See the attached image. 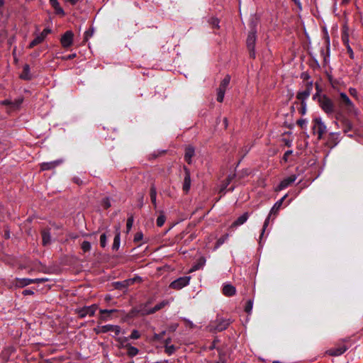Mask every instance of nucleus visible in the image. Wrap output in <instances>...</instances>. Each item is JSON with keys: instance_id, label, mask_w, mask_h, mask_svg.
<instances>
[{"instance_id": "412c9836", "label": "nucleus", "mask_w": 363, "mask_h": 363, "mask_svg": "<svg viewBox=\"0 0 363 363\" xmlns=\"http://www.w3.org/2000/svg\"><path fill=\"white\" fill-rule=\"evenodd\" d=\"M249 218V214L247 212L243 213L242 216L238 217L233 223L232 227H238L239 225H242L245 223Z\"/></svg>"}, {"instance_id": "ddd939ff", "label": "nucleus", "mask_w": 363, "mask_h": 363, "mask_svg": "<svg viewBox=\"0 0 363 363\" xmlns=\"http://www.w3.org/2000/svg\"><path fill=\"white\" fill-rule=\"evenodd\" d=\"M340 133H330L326 141V145L332 149L335 147L340 142Z\"/></svg>"}, {"instance_id": "052dcab7", "label": "nucleus", "mask_w": 363, "mask_h": 363, "mask_svg": "<svg viewBox=\"0 0 363 363\" xmlns=\"http://www.w3.org/2000/svg\"><path fill=\"white\" fill-rule=\"evenodd\" d=\"M219 353V361L216 363H225V356L222 354L221 351L218 350Z\"/></svg>"}, {"instance_id": "e433bc0d", "label": "nucleus", "mask_w": 363, "mask_h": 363, "mask_svg": "<svg viewBox=\"0 0 363 363\" xmlns=\"http://www.w3.org/2000/svg\"><path fill=\"white\" fill-rule=\"evenodd\" d=\"M235 177V174H230L228 176L225 184H223V187L220 189V191H223L227 188V186L229 185V184L231 182V181L234 179Z\"/></svg>"}, {"instance_id": "3c124183", "label": "nucleus", "mask_w": 363, "mask_h": 363, "mask_svg": "<svg viewBox=\"0 0 363 363\" xmlns=\"http://www.w3.org/2000/svg\"><path fill=\"white\" fill-rule=\"evenodd\" d=\"M133 216H130L128 220H127V223H126V228H127V230L128 231H129L132 226H133Z\"/></svg>"}, {"instance_id": "a18cd8bd", "label": "nucleus", "mask_w": 363, "mask_h": 363, "mask_svg": "<svg viewBox=\"0 0 363 363\" xmlns=\"http://www.w3.org/2000/svg\"><path fill=\"white\" fill-rule=\"evenodd\" d=\"M114 287L116 289H124L126 288L127 284L125 282L116 281L114 284Z\"/></svg>"}, {"instance_id": "ea45409f", "label": "nucleus", "mask_w": 363, "mask_h": 363, "mask_svg": "<svg viewBox=\"0 0 363 363\" xmlns=\"http://www.w3.org/2000/svg\"><path fill=\"white\" fill-rule=\"evenodd\" d=\"M208 23L213 28H219V20L217 18H211L208 21Z\"/></svg>"}, {"instance_id": "39448f33", "label": "nucleus", "mask_w": 363, "mask_h": 363, "mask_svg": "<svg viewBox=\"0 0 363 363\" xmlns=\"http://www.w3.org/2000/svg\"><path fill=\"white\" fill-rule=\"evenodd\" d=\"M256 43V30L252 28L248 33L246 40L247 48L249 51L250 57L255 58V47Z\"/></svg>"}, {"instance_id": "f257e3e1", "label": "nucleus", "mask_w": 363, "mask_h": 363, "mask_svg": "<svg viewBox=\"0 0 363 363\" xmlns=\"http://www.w3.org/2000/svg\"><path fill=\"white\" fill-rule=\"evenodd\" d=\"M318 96V102L321 109L328 115L331 116L335 113V104L332 99L326 94L315 95L313 99Z\"/></svg>"}, {"instance_id": "f8f14e48", "label": "nucleus", "mask_w": 363, "mask_h": 363, "mask_svg": "<svg viewBox=\"0 0 363 363\" xmlns=\"http://www.w3.org/2000/svg\"><path fill=\"white\" fill-rule=\"evenodd\" d=\"M31 284H34V281L33 280V279L28 278H16L11 283L12 286L15 288H23Z\"/></svg>"}, {"instance_id": "9d476101", "label": "nucleus", "mask_w": 363, "mask_h": 363, "mask_svg": "<svg viewBox=\"0 0 363 363\" xmlns=\"http://www.w3.org/2000/svg\"><path fill=\"white\" fill-rule=\"evenodd\" d=\"M74 33L71 30L66 31L60 39V43L63 48H69L72 45Z\"/></svg>"}, {"instance_id": "49530a36", "label": "nucleus", "mask_w": 363, "mask_h": 363, "mask_svg": "<svg viewBox=\"0 0 363 363\" xmlns=\"http://www.w3.org/2000/svg\"><path fill=\"white\" fill-rule=\"evenodd\" d=\"M140 333H139L138 330H133L129 337L130 339H133V340H137L138 338H140Z\"/></svg>"}, {"instance_id": "8fccbe9b", "label": "nucleus", "mask_w": 363, "mask_h": 363, "mask_svg": "<svg viewBox=\"0 0 363 363\" xmlns=\"http://www.w3.org/2000/svg\"><path fill=\"white\" fill-rule=\"evenodd\" d=\"M100 245L102 247H105L106 245V235L105 233H103L100 236Z\"/></svg>"}, {"instance_id": "58836bf2", "label": "nucleus", "mask_w": 363, "mask_h": 363, "mask_svg": "<svg viewBox=\"0 0 363 363\" xmlns=\"http://www.w3.org/2000/svg\"><path fill=\"white\" fill-rule=\"evenodd\" d=\"M272 216H269V214L268 215V216L267 217V218L265 219L264 220V225H263V227H262V233H261V235L259 236V239L260 240L262 239V237L264 235V233L266 230V228H267L269 223V220L271 218Z\"/></svg>"}, {"instance_id": "f03ea898", "label": "nucleus", "mask_w": 363, "mask_h": 363, "mask_svg": "<svg viewBox=\"0 0 363 363\" xmlns=\"http://www.w3.org/2000/svg\"><path fill=\"white\" fill-rule=\"evenodd\" d=\"M312 130L314 135H318V140H322L323 135L327 132V127L321 118L315 117L312 120Z\"/></svg>"}, {"instance_id": "5fc2aeb1", "label": "nucleus", "mask_w": 363, "mask_h": 363, "mask_svg": "<svg viewBox=\"0 0 363 363\" xmlns=\"http://www.w3.org/2000/svg\"><path fill=\"white\" fill-rule=\"evenodd\" d=\"M307 121L306 119H299L297 121V124L299 125L301 128H306V127Z\"/></svg>"}, {"instance_id": "680f3d73", "label": "nucleus", "mask_w": 363, "mask_h": 363, "mask_svg": "<svg viewBox=\"0 0 363 363\" xmlns=\"http://www.w3.org/2000/svg\"><path fill=\"white\" fill-rule=\"evenodd\" d=\"M50 33L51 30L50 28H45L40 35L45 39L46 36Z\"/></svg>"}, {"instance_id": "a878e982", "label": "nucleus", "mask_w": 363, "mask_h": 363, "mask_svg": "<svg viewBox=\"0 0 363 363\" xmlns=\"http://www.w3.org/2000/svg\"><path fill=\"white\" fill-rule=\"evenodd\" d=\"M167 304H168V301L166 300H164V301H161L160 303H157V305H155L153 308H150L151 309L150 313H152V314H153L155 312L163 308Z\"/></svg>"}, {"instance_id": "bb28decb", "label": "nucleus", "mask_w": 363, "mask_h": 363, "mask_svg": "<svg viewBox=\"0 0 363 363\" xmlns=\"http://www.w3.org/2000/svg\"><path fill=\"white\" fill-rule=\"evenodd\" d=\"M106 331H111L114 333L116 335H118L121 333V328L118 325H108L104 327Z\"/></svg>"}, {"instance_id": "2f4dec72", "label": "nucleus", "mask_w": 363, "mask_h": 363, "mask_svg": "<svg viewBox=\"0 0 363 363\" xmlns=\"http://www.w3.org/2000/svg\"><path fill=\"white\" fill-rule=\"evenodd\" d=\"M206 262V259L203 257H200L197 263L193 267L192 271H196L201 269Z\"/></svg>"}, {"instance_id": "dca6fc26", "label": "nucleus", "mask_w": 363, "mask_h": 363, "mask_svg": "<svg viewBox=\"0 0 363 363\" xmlns=\"http://www.w3.org/2000/svg\"><path fill=\"white\" fill-rule=\"evenodd\" d=\"M42 243L43 246H47L51 242V235L49 228H43L41 230Z\"/></svg>"}, {"instance_id": "6e6d98bb", "label": "nucleus", "mask_w": 363, "mask_h": 363, "mask_svg": "<svg viewBox=\"0 0 363 363\" xmlns=\"http://www.w3.org/2000/svg\"><path fill=\"white\" fill-rule=\"evenodd\" d=\"M306 104L305 101H301V108L299 110V112L302 115H304L306 113Z\"/></svg>"}, {"instance_id": "338daca9", "label": "nucleus", "mask_w": 363, "mask_h": 363, "mask_svg": "<svg viewBox=\"0 0 363 363\" xmlns=\"http://www.w3.org/2000/svg\"><path fill=\"white\" fill-rule=\"evenodd\" d=\"M195 238H196L195 234L191 233V234L189 236V238H188L186 240H184V244H187V243H189V242H191V241H192L194 239H195Z\"/></svg>"}, {"instance_id": "4d7b16f0", "label": "nucleus", "mask_w": 363, "mask_h": 363, "mask_svg": "<svg viewBox=\"0 0 363 363\" xmlns=\"http://www.w3.org/2000/svg\"><path fill=\"white\" fill-rule=\"evenodd\" d=\"M91 37V26L84 32V41H88Z\"/></svg>"}, {"instance_id": "c85d7f7f", "label": "nucleus", "mask_w": 363, "mask_h": 363, "mask_svg": "<svg viewBox=\"0 0 363 363\" xmlns=\"http://www.w3.org/2000/svg\"><path fill=\"white\" fill-rule=\"evenodd\" d=\"M45 39L40 35L36 36L29 44L28 48H33L38 44L41 43Z\"/></svg>"}, {"instance_id": "c03bdc74", "label": "nucleus", "mask_w": 363, "mask_h": 363, "mask_svg": "<svg viewBox=\"0 0 363 363\" xmlns=\"http://www.w3.org/2000/svg\"><path fill=\"white\" fill-rule=\"evenodd\" d=\"M101 206L104 208L107 209L111 206L110 200L108 197H104L101 201Z\"/></svg>"}, {"instance_id": "bf43d9fd", "label": "nucleus", "mask_w": 363, "mask_h": 363, "mask_svg": "<svg viewBox=\"0 0 363 363\" xmlns=\"http://www.w3.org/2000/svg\"><path fill=\"white\" fill-rule=\"evenodd\" d=\"M219 342V340H216H216H214L212 342L211 345L209 346V350H214V349H217V350H218H218L220 351V350L219 348H217V347H216V344H217V342Z\"/></svg>"}, {"instance_id": "1a4fd4ad", "label": "nucleus", "mask_w": 363, "mask_h": 363, "mask_svg": "<svg viewBox=\"0 0 363 363\" xmlns=\"http://www.w3.org/2000/svg\"><path fill=\"white\" fill-rule=\"evenodd\" d=\"M231 323L230 319H225L223 318H217L215 321L214 330L218 332H221L228 328Z\"/></svg>"}, {"instance_id": "de8ad7c7", "label": "nucleus", "mask_w": 363, "mask_h": 363, "mask_svg": "<svg viewBox=\"0 0 363 363\" xmlns=\"http://www.w3.org/2000/svg\"><path fill=\"white\" fill-rule=\"evenodd\" d=\"M143 238V234L142 232H138L135 233V236H134V239H133V241L135 242H138L140 241H141Z\"/></svg>"}, {"instance_id": "13d9d810", "label": "nucleus", "mask_w": 363, "mask_h": 363, "mask_svg": "<svg viewBox=\"0 0 363 363\" xmlns=\"http://www.w3.org/2000/svg\"><path fill=\"white\" fill-rule=\"evenodd\" d=\"M138 307L131 309L130 311L129 312V316L135 317L138 315H140V313H138Z\"/></svg>"}, {"instance_id": "7c9ffc66", "label": "nucleus", "mask_w": 363, "mask_h": 363, "mask_svg": "<svg viewBox=\"0 0 363 363\" xmlns=\"http://www.w3.org/2000/svg\"><path fill=\"white\" fill-rule=\"evenodd\" d=\"M165 220H166V216H164V212L160 211V214L157 218V221H156L157 225L158 227H162L164 224Z\"/></svg>"}, {"instance_id": "6ab92c4d", "label": "nucleus", "mask_w": 363, "mask_h": 363, "mask_svg": "<svg viewBox=\"0 0 363 363\" xmlns=\"http://www.w3.org/2000/svg\"><path fill=\"white\" fill-rule=\"evenodd\" d=\"M32 74L30 71V66L26 64L23 67V71L20 74V78L23 80H30L32 79Z\"/></svg>"}, {"instance_id": "5701e85b", "label": "nucleus", "mask_w": 363, "mask_h": 363, "mask_svg": "<svg viewBox=\"0 0 363 363\" xmlns=\"http://www.w3.org/2000/svg\"><path fill=\"white\" fill-rule=\"evenodd\" d=\"M125 347L127 349V354L130 357H133L139 353V350L130 344H127Z\"/></svg>"}, {"instance_id": "37998d69", "label": "nucleus", "mask_w": 363, "mask_h": 363, "mask_svg": "<svg viewBox=\"0 0 363 363\" xmlns=\"http://www.w3.org/2000/svg\"><path fill=\"white\" fill-rule=\"evenodd\" d=\"M81 248L84 252H89L91 249V244L88 241H83L81 245Z\"/></svg>"}, {"instance_id": "6e6552de", "label": "nucleus", "mask_w": 363, "mask_h": 363, "mask_svg": "<svg viewBox=\"0 0 363 363\" xmlns=\"http://www.w3.org/2000/svg\"><path fill=\"white\" fill-rule=\"evenodd\" d=\"M313 89V82H307L306 84V88L303 91H298L296 95L297 99L301 101H305L310 96Z\"/></svg>"}, {"instance_id": "cd10ccee", "label": "nucleus", "mask_w": 363, "mask_h": 363, "mask_svg": "<svg viewBox=\"0 0 363 363\" xmlns=\"http://www.w3.org/2000/svg\"><path fill=\"white\" fill-rule=\"evenodd\" d=\"M230 81V75H226L224 79L221 81L219 87L218 89H220L226 91L227 87L228 86Z\"/></svg>"}, {"instance_id": "c756f323", "label": "nucleus", "mask_w": 363, "mask_h": 363, "mask_svg": "<svg viewBox=\"0 0 363 363\" xmlns=\"http://www.w3.org/2000/svg\"><path fill=\"white\" fill-rule=\"evenodd\" d=\"M120 241H121V239H120V233L118 232L115 237H114V239H113V243L112 245V249L113 250H118L119 247H120Z\"/></svg>"}, {"instance_id": "7ed1b4c3", "label": "nucleus", "mask_w": 363, "mask_h": 363, "mask_svg": "<svg viewBox=\"0 0 363 363\" xmlns=\"http://www.w3.org/2000/svg\"><path fill=\"white\" fill-rule=\"evenodd\" d=\"M338 106L340 108L345 109L347 112H352L354 108V105L353 102L350 99L348 96L344 93L341 92L340 94V97L337 99Z\"/></svg>"}, {"instance_id": "4be33fe9", "label": "nucleus", "mask_w": 363, "mask_h": 363, "mask_svg": "<svg viewBox=\"0 0 363 363\" xmlns=\"http://www.w3.org/2000/svg\"><path fill=\"white\" fill-rule=\"evenodd\" d=\"M150 303V302L147 301L145 304L140 305L138 306V313H140V315L143 316L152 314V313H150L151 309L147 308V305Z\"/></svg>"}, {"instance_id": "b1692460", "label": "nucleus", "mask_w": 363, "mask_h": 363, "mask_svg": "<svg viewBox=\"0 0 363 363\" xmlns=\"http://www.w3.org/2000/svg\"><path fill=\"white\" fill-rule=\"evenodd\" d=\"M341 123L345 133H347L352 130V123L348 118L343 119V122Z\"/></svg>"}, {"instance_id": "a19ab883", "label": "nucleus", "mask_w": 363, "mask_h": 363, "mask_svg": "<svg viewBox=\"0 0 363 363\" xmlns=\"http://www.w3.org/2000/svg\"><path fill=\"white\" fill-rule=\"evenodd\" d=\"M166 334V331H162L160 333H155L154 335H153V337H152V340L154 341H161L163 338H164V336Z\"/></svg>"}, {"instance_id": "69168bd1", "label": "nucleus", "mask_w": 363, "mask_h": 363, "mask_svg": "<svg viewBox=\"0 0 363 363\" xmlns=\"http://www.w3.org/2000/svg\"><path fill=\"white\" fill-rule=\"evenodd\" d=\"M23 296L33 295L34 291L32 289H25L22 291Z\"/></svg>"}, {"instance_id": "a211bd4d", "label": "nucleus", "mask_w": 363, "mask_h": 363, "mask_svg": "<svg viewBox=\"0 0 363 363\" xmlns=\"http://www.w3.org/2000/svg\"><path fill=\"white\" fill-rule=\"evenodd\" d=\"M222 291L223 294L226 296H232L236 293L235 287L230 284H225Z\"/></svg>"}, {"instance_id": "20e7f679", "label": "nucleus", "mask_w": 363, "mask_h": 363, "mask_svg": "<svg viewBox=\"0 0 363 363\" xmlns=\"http://www.w3.org/2000/svg\"><path fill=\"white\" fill-rule=\"evenodd\" d=\"M350 347V344H349V341L344 340L342 343L339 344L335 347L330 348L326 352V353L328 355L333 357L340 356L346 352Z\"/></svg>"}, {"instance_id": "e2e57ef3", "label": "nucleus", "mask_w": 363, "mask_h": 363, "mask_svg": "<svg viewBox=\"0 0 363 363\" xmlns=\"http://www.w3.org/2000/svg\"><path fill=\"white\" fill-rule=\"evenodd\" d=\"M346 48H347V53L350 55V57L351 59H354V52H353V50H352V48L350 47V45H347V47H346Z\"/></svg>"}, {"instance_id": "c9c22d12", "label": "nucleus", "mask_w": 363, "mask_h": 363, "mask_svg": "<svg viewBox=\"0 0 363 363\" xmlns=\"http://www.w3.org/2000/svg\"><path fill=\"white\" fill-rule=\"evenodd\" d=\"M252 306H253V300H252V299L248 300L246 302L245 306V309H244L245 311L247 314H250L252 312Z\"/></svg>"}, {"instance_id": "0e129e2a", "label": "nucleus", "mask_w": 363, "mask_h": 363, "mask_svg": "<svg viewBox=\"0 0 363 363\" xmlns=\"http://www.w3.org/2000/svg\"><path fill=\"white\" fill-rule=\"evenodd\" d=\"M11 104H12V101L10 100V99H5L2 101H1V105H4V106H9L11 108Z\"/></svg>"}, {"instance_id": "4468645a", "label": "nucleus", "mask_w": 363, "mask_h": 363, "mask_svg": "<svg viewBox=\"0 0 363 363\" xmlns=\"http://www.w3.org/2000/svg\"><path fill=\"white\" fill-rule=\"evenodd\" d=\"M287 196V194L284 195L281 199L277 201L271 208L269 211V216H273V220L278 215L279 211Z\"/></svg>"}, {"instance_id": "9b49d317", "label": "nucleus", "mask_w": 363, "mask_h": 363, "mask_svg": "<svg viewBox=\"0 0 363 363\" xmlns=\"http://www.w3.org/2000/svg\"><path fill=\"white\" fill-rule=\"evenodd\" d=\"M296 178L297 177L296 174H292L289 177L284 179L276 187L275 191H279L287 188L296 181Z\"/></svg>"}, {"instance_id": "473e14b6", "label": "nucleus", "mask_w": 363, "mask_h": 363, "mask_svg": "<svg viewBox=\"0 0 363 363\" xmlns=\"http://www.w3.org/2000/svg\"><path fill=\"white\" fill-rule=\"evenodd\" d=\"M341 108H340L339 110H337V108H335V113L334 114H335V119L337 121H339L340 123H342L343 122V119H347V118H346L342 111L340 110Z\"/></svg>"}, {"instance_id": "4c0bfd02", "label": "nucleus", "mask_w": 363, "mask_h": 363, "mask_svg": "<svg viewBox=\"0 0 363 363\" xmlns=\"http://www.w3.org/2000/svg\"><path fill=\"white\" fill-rule=\"evenodd\" d=\"M177 347L174 345H164V352L168 355H172L175 352Z\"/></svg>"}, {"instance_id": "603ef678", "label": "nucleus", "mask_w": 363, "mask_h": 363, "mask_svg": "<svg viewBox=\"0 0 363 363\" xmlns=\"http://www.w3.org/2000/svg\"><path fill=\"white\" fill-rule=\"evenodd\" d=\"M54 9H55V12L57 15H60L62 16H65V11H64L63 9L60 6V5L54 8Z\"/></svg>"}, {"instance_id": "423d86ee", "label": "nucleus", "mask_w": 363, "mask_h": 363, "mask_svg": "<svg viewBox=\"0 0 363 363\" xmlns=\"http://www.w3.org/2000/svg\"><path fill=\"white\" fill-rule=\"evenodd\" d=\"M183 169H184V182L182 184V190L184 192V194H186L189 193L190 188H191V172H190L189 169L186 166L183 167Z\"/></svg>"}, {"instance_id": "864d4df0", "label": "nucleus", "mask_w": 363, "mask_h": 363, "mask_svg": "<svg viewBox=\"0 0 363 363\" xmlns=\"http://www.w3.org/2000/svg\"><path fill=\"white\" fill-rule=\"evenodd\" d=\"M293 153V151L292 150H287L286 152H285V153L284 154V156L282 157V160L284 162H287L289 161V157Z\"/></svg>"}, {"instance_id": "aec40b11", "label": "nucleus", "mask_w": 363, "mask_h": 363, "mask_svg": "<svg viewBox=\"0 0 363 363\" xmlns=\"http://www.w3.org/2000/svg\"><path fill=\"white\" fill-rule=\"evenodd\" d=\"M150 197L151 203L155 209L157 208V189L154 184H152L150 189Z\"/></svg>"}, {"instance_id": "774afa93", "label": "nucleus", "mask_w": 363, "mask_h": 363, "mask_svg": "<svg viewBox=\"0 0 363 363\" xmlns=\"http://www.w3.org/2000/svg\"><path fill=\"white\" fill-rule=\"evenodd\" d=\"M50 4L53 7V9L60 5L57 0H50Z\"/></svg>"}, {"instance_id": "09e8293b", "label": "nucleus", "mask_w": 363, "mask_h": 363, "mask_svg": "<svg viewBox=\"0 0 363 363\" xmlns=\"http://www.w3.org/2000/svg\"><path fill=\"white\" fill-rule=\"evenodd\" d=\"M228 238V235H224L223 236H221L216 242V247H219L221 245H223L225 241L226 240V239Z\"/></svg>"}, {"instance_id": "79ce46f5", "label": "nucleus", "mask_w": 363, "mask_h": 363, "mask_svg": "<svg viewBox=\"0 0 363 363\" xmlns=\"http://www.w3.org/2000/svg\"><path fill=\"white\" fill-rule=\"evenodd\" d=\"M225 93V90H223L220 89H217V101L218 102H223Z\"/></svg>"}, {"instance_id": "393cba45", "label": "nucleus", "mask_w": 363, "mask_h": 363, "mask_svg": "<svg viewBox=\"0 0 363 363\" xmlns=\"http://www.w3.org/2000/svg\"><path fill=\"white\" fill-rule=\"evenodd\" d=\"M342 41L345 47H347L349 44V33H348V28L344 27L342 32Z\"/></svg>"}, {"instance_id": "72a5a7b5", "label": "nucleus", "mask_w": 363, "mask_h": 363, "mask_svg": "<svg viewBox=\"0 0 363 363\" xmlns=\"http://www.w3.org/2000/svg\"><path fill=\"white\" fill-rule=\"evenodd\" d=\"M23 97H19V98L15 99L14 101H12L11 108L12 109L18 108L20 107V106L21 105V104L23 103Z\"/></svg>"}, {"instance_id": "2eb2a0df", "label": "nucleus", "mask_w": 363, "mask_h": 363, "mask_svg": "<svg viewBox=\"0 0 363 363\" xmlns=\"http://www.w3.org/2000/svg\"><path fill=\"white\" fill-rule=\"evenodd\" d=\"M62 162L61 160H57L52 162H43L40 164L41 171H47L55 169L56 167L59 166Z\"/></svg>"}, {"instance_id": "f704fd0d", "label": "nucleus", "mask_w": 363, "mask_h": 363, "mask_svg": "<svg viewBox=\"0 0 363 363\" xmlns=\"http://www.w3.org/2000/svg\"><path fill=\"white\" fill-rule=\"evenodd\" d=\"M116 311V310H113V309L112 310H100L101 318L103 319H106L108 317H109L111 313H113Z\"/></svg>"}, {"instance_id": "f3484780", "label": "nucleus", "mask_w": 363, "mask_h": 363, "mask_svg": "<svg viewBox=\"0 0 363 363\" xmlns=\"http://www.w3.org/2000/svg\"><path fill=\"white\" fill-rule=\"evenodd\" d=\"M195 150L192 146H188L185 149L184 160L189 164H191V159L194 156Z\"/></svg>"}, {"instance_id": "0eeeda50", "label": "nucleus", "mask_w": 363, "mask_h": 363, "mask_svg": "<svg viewBox=\"0 0 363 363\" xmlns=\"http://www.w3.org/2000/svg\"><path fill=\"white\" fill-rule=\"evenodd\" d=\"M189 281H190V277H179V278L177 279L176 280H174V281H172L170 284L169 286L172 289L179 290V289H181L183 287L187 286L189 283Z\"/></svg>"}]
</instances>
